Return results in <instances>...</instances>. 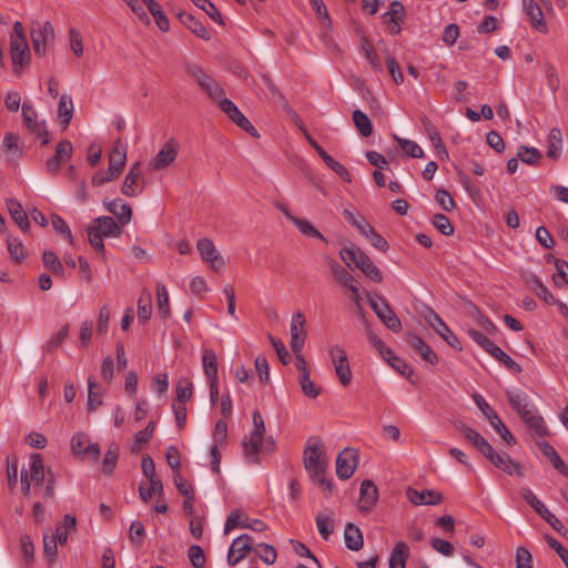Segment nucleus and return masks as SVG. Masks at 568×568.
Segmentation results:
<instances>
[{"mask_svg": "<svg viewBox=\"0 0 568 568\" xmlns=\"http://www.w3.org/2000/svg\"><path fill=\"white\" fill-rule=\"evenodd\" d=\"M304 466L310 473L314 484L328 494L332 491V481L325 477L327 459L324 456L323 443L317 437H311L304 449Z\"/></svg>", "mask_w": 568, "mask_h": 568, "instance_id": "1", "label": "nucleus"}, {"mask_svg": "<svg viewBox=\"0 0 568 568\" xmlns=\"http://www.w3.org/2000/svg\"><path fill=\"white\" fill-rule=\"evenodd\" d=\"M339 256L348 267H352V265H354L372 281L376 283H381L383 281V275L379 268L374 264L371 257L358 246L351 245L349 247H343L339 251Z\"/></svg>", "mask_w": 568, "mask_h": 568, "instance_id": "2", "label": "nucleus"}, {"mask_svg": "<svg viewBox=\"0 0 568 568\" xmlns=\"http://www.w3.org/2000/svg\"><path fill=\"white\" fill-rule=\"evenodd\" d=\"M185 72L197 82L199 87L210 97L211 100L219 104L221 110L223 101H231L225 97L224 89L211 75H209L201 65L187 63L185 65Z\"/></svg>", "mask_w": 568, "mask_h": 568, "instance_id": "3", "label": "nucleus"}, {"mask_svg": "<svg viewBox=\"0 0 568 568\" xmlns=\"http://www.w3.org/2000/svg\"><path fill=\"white\" fill-rule=\"evenodd\" d=\"M254 430L251 433L250 438L243 439V450L246 459L256 464L258 462L257 455L262 447V442L265 433V425L262 414L258 410L253 412Z\"/></svg>", "mask_w": 568, "mask_h": 568, "instance_id": "4", "label": "nucleus"}, {"mask_svg": "<svg viewBox=\"0 0 568 568\" xmlns=\"http://www.w3.org/2000/svg\"><path fill=\"white\" fill-rule=\"evenodd\" d=\"M32 48L37 57H44L47 48L54 41V29L50 21L33 22L30 30Z\"/></svg>", "mask_w": 568, "mask_h": 568, "instance_id": "5", "label": "nucleus"}, {"mask_svg": "<svg viewBox=\"0 0 568 568\" xmlns=\"http://www.w3.org/2000/svg\"><path fill=\"white\" fill-rule=\"evenodd\" d=\"M520 496L527 504L556 531L560 532L564 529L562 523L550 511L547 507L535 496V494L527 487L520 489Z\"/></svg>", "mask_w": 568, "mask_h": 568, "instance_id": "6", "label": "nucleus"}, {"mask_svg": "<svg viewBox=\"0 0 568 568\" xmlns=\"http://www.w3.org/2000/svg\"><path fill=\"white\" fill-rule=\"evenodd\" d=\"M329 356L335 369V374L343 386H348L353 375L346 352L339 345H334L329 349Z\"/></svg>", "mask_w": 568, "mask_h": 568, "instance_id": "7", "label": "nucleus"}, {"mask_svg": "<svg viewBox=\"0 0 568 568\" xmlns=\"http://www.w3.org/2000/svg\"><path fill=\"white\" fill-rule=\"evenodd\" d=\"M358 464L357 450L345 448L336 458V475L339 479L346 480L351 478Z\"/></svg>", "mask_w": 568, "mask_h": 568, "instance_id": "8", "label": "nucleus"}, {"mask_svg": "<svg viewBox=\"0 0 568 568\" xmlns=\"http://www.w3.org/2000/svg\"><path fill=\"white\" fill-rule=\"evenodd\" d=\"M428 325L434 328V331L443 337L449 346L457 351H462V343L458 337L449 329L446 323L440 318V316L429 308L428 314L425 316Z\"/></svg>", "mask_w": 568, "mask_h": 568, "instance_id": "9", "label": "nucleus"}, {"mask_svg": "<svg viewBox=\"0 0 568 568\" xmlns=\"http://www.w3.org/2000/svg\"><path fill=\"white\" fill-rule=\"evenodd\" d=\"M196 247L203 261L210 263L215 272H222L224 270L225 261L210 239L204 237L199 240Z\"/></svg>", "mask_w": 568, "mask_h": 568, "instance_id": "10", "label": "nucleus"}, {"mask_svg": "<svg viewBox=\"0 0 568 568\" xmlns=\"http://www.w3.org/2000/svg\"><path fill=\"white\" fill-rule=\"evenodd\" d=\"M10 59L14 74H20L31 63L28 42H10Z\"/></svg>", "mask_w": 568, "mask_h": 568, "instance_id": "11", "label": "nucleus"}, {"mask_svg": "<svg viewBox=\"0 0 568 568\" xmlns=\"http://www.w3.org/2000/svg\"><path fill=\"white\" fill-rule=\"evenodd\" d=\"M252 546L253 537L247 534H243L235 538L229 550L227 564L230 566L237 565L252 549Z\"/></svg>", "mask_w": 568, "mask_h": 568, "instance_id": "12", "label": "nucleus"}, {"mask_svg": "<svg viewBox=\"0 0 568 568\" xmlns=\"http://www.w3.org/2000/svg\"><path fill=\"white\" fill-rule=\"evenodd\" d=\"M222 111L242 130H244L254 138L260 136L254 125L246 119V116L239 110V108L232 101H223Z\"/></svg>", "mask_w": 568, "mask_h": 568, "instance_id": "13", "label": "nucleus"}, {"mask_svg": "<svg viewBox=\"0 0 568 568\" xmlns=\"http://www.w3.org/2000/svg\"><path fill=\"white\" fill-rule=\"evenodd\" d=\"M22 115H23V121L26 123V125L28 126V129L33 132L34 134H37V136L39 139H42V144H48L49 143V139H48V130H47V126H45V123L42 121V122H38L37 121V112L36 110L27 104V103H23L22 104Z\"/></svg>", "mask_w": 568, "mask_h": 568, "instance_id": "14", "label": "nucleus"}, {"mask_svg": "<svg viewBox=\"0 0 568 568\" xmlns=\"http://www.w3.org/2000/svg\"><path fill=\"white\" fill-rule=\"evenodd\" d=\"M304 326H305L304 315L301 312L295 313L292 316L291 327H290V333H291L290 345H291V348L293 352H302V349L304 347V342H305V336H306Z\"/></svg>", "mask_w": 568, "mask_h": 568, "instance_id": "15", "label": "nucleus"}, {"mask_svg": "<svg viewBox=\"0 0 568 568\" xmlns=\"http://www.w3.org/2000/svg\"><path fill=\"white\" fill-rule=\"evenodd\" d=\"M507 399L513 409L520 416L521 419L530 415L536 410V407L530 402L529 396L526 393L517 390H507Z\"/></svg>", "mask_w": 568, "mask_h": 568, "instance_id": "16", "label": "nucleus"}, {"mask_svg": "<svg viewBox=\"0 0 568 568\" xmlns=\"http://www.w3.org/2000/svg\"><path fill=\"white\" fill-rule=\"evenodd\" d=\"M523 9L534 29L544 34L548 32L544 12L535 0H523Z\"/></svg>", "mask_w": 568, "mask_h": 568, "instance_id": "17", "label": "nucleus"}, {"mask_svg": "<svg viewBox=\"0 0 568 568\" xmlns=\"http://www.w3.org/2000/svg\"><path fill=\"white\" fill-rule=\"evenodd\" d=\"M406 496L408 500L416 505H438L443 501L444 497L443 495L437 490L432 489H423L417 490L413 487H408L406 490Z\"/></svg>", "mask_w": 568, "mask_h": 568, "instance_id": "18", "label": "nucleus"}, {"mask_svg": "<svg viewBox=\"0 0 568 568\" xmlns=\"http://www.w3.org/2000/svg\"><path fill=\"white\" fill-rule=\"evenodd\" d=\"M178 156V146L174 140H169L160 152L151 160L150 166L153 170L168 168Z\"/></svg>", "mask_w": 568, "mask_h": 568, "instance_id": "19", "label": "nucleus"}, {"mask_svg": "<svg viewBox=\"0 0 568 568\" xmlns=\"http://www.w3.org/2000/svg\"><path fill=\"white\" fill-rule=\"evenodd\" d=\"M378 499V489L376 485L369 480L365 479L361 484L359 490V500L358 507L362 511H371Z\"/></svg>", "mask_w": 568, "mask_h": 568, "instance_id": "20", "label": "nucleus"}, {"mask_svg": "<svg viewBox=\"0 0 568 568\" xmlns=\"http://www.w3.org/2000/svg\"><path fill=\"white\" fill-rule=\"evenodd\" d=\"M125 163L126 148L121 140H116L109 156L110 175L119 176L123 171Z\"/></svg>", "mask_w": 568, "mask_h": 568, "instance_id": "21", "label": "nucleus"}, {"mask_svg": "<svg viewBox=\"0 0 568 568\" xmlns=\"http://www.w3.org/2000/svg\"><path fill=\"white\" fill-rule=\"evenodd\" d=\"M406 339L408 345L417 352V354L422 357L423 361L430 365L438 364L437 354L430 348V346L424 339H422L419 336L415 334H407Z\"/></svg>", "mask_w": 568, "mask_h": 568, "instance_id": "22", "label": "nucleus"}, {"mask_svg": "<svg viewBox=\"0 0 568 568\" xmlns=\"http://www.w3.org/2000/svg\"><path fill=\"white\" fill-rule=\"evenodd\" d=\"M456 428L459 430L460 435L481 454L490 452V444L476 429L462 422L456 424Z\"/></svg>", "mask_w": 568, "mask_h": 568, "instance_id": "23", "label": "nucleus"}, {"mask_svg": "<svg viewBox=\"0 0 568 568\" xmlns=\"http://www.w3.org/2000/svg\"><path fill=\"white\" fill-rule=\"evenodd\" d=\"M142 179V171L140 170V163L136 162L132 165L129 173L125 176L122 185V193L126 196H136L141 192L140 180Z\"/></svg>", "mask_w": 568, "mask_h": 568, "instance_id": "24", "label": "nucleus"}, {"mask_svg": "<svg viewBox=\"0 0 568 568\" xmlns=\"http://www.w3.org/2000/svg\"><path fill=\"white\" fill-rule=\"evenodd\" d=\"M88 229H95V231L104 237L120 236L122 226L119 225L111 216H100L93 221V224Z\"/></svg>", "mask_w": 568, "mask_h": 568, "instance_id": "25", "label": "nucleus"}, {"mask_svg": "<svg viewBox=\"0 0 568 568\" xmlns=\"http://www.w3.org/2000/svg\"><path fill=\"white\" fill-rule=\"evenodd\" d=\"M178 18L191 32L203 40H210L211 36L204 24L189 12H180Z\"/></svg>", "mask_w": 568, "mask_h": 568, "instance_id": "26", "label": "nucleus"}, {"mask_svg": "<svg viewBox=\"0 0 568 568\" xmlns=\"http://www.w3.org/2000/svg\"><path fill=\"white\" fill-rule=\"evenodd\" d=\"M285 216L297 227V230L304 236L317 239L324 243H327L326 237L307 220L296 217L291 212H285Z\"/></svg>", "mask_w": 568, "mask_h": 568, "instance_id": "27", "label": "nucleus"}, {"mask_svg": "<svg viewBox=\"0 0 568 568\" xmlns=\"http://www.w3.org/2000/svg\"><path fill=\"white\" fill-rule=\"evenodd\" d=\"M466 312L468 316L473 317L477 324L489 334H496L497 326L479 310V307L473 302L466 303Z\"/></svg>", "mask_w": 568, "mask_h": 568, "instance_id": "28", "label": "nucleus"}, {"mask_svg": "<svg viewBox=\"0 0 568 568\" xmlns=\"http://www.w3.org/2000/svg\"><path fill=\"white\" fill-rule=\"evenodd\" d=\"M538 446L542 455L549 459L554 468L561 475L568 477V466L560 458L556 449L546 440L538 443Z\"/></svg>", "mask_w": 568, "mask_h": 568, "instance_id": "29", "label": "nucleus"}, {"mask_svg": "<svg viewBox=\"0 0 568 568\" xmlns=\"http://www.w3.org/2000/svg\"><path fill=\"white\" fill-rule=\"evenodd\" d=\"M344 540L346 547L353 551L361 550L364 545V538L361 529L352 523H348L345 526Z\"/></svg>", "mask_w": 568, "mask_h": 568, "instance_id": "30", "label": "nucleus"}, {"mask_svg": "<svg viewBox=\"0 0 568 568\" xmlns=\"http://www.w3.org/2000/svg\"><path fill=\"white\" fill-rule=\"evenodd\" d=\"M7 209L11 219L19 225L22 231H28L30 222L20 202L16 199H9L7 201Z\"/></svg>", "mask_w": 568, "mask_h": 568, "instance_id": "31", "label": "nucleus"}, {"mask_svg": "<svg viewBox=\"0 0 568 568\" xmlns=\"http://www.w3.org/2000/svg\"><path fill=\"white\" fill-rule=\"evenodd\" d=\"M106 209L116 216L121 225L128 224L132 217L131 206L121 199L109 202Z\"/></svg>", "mask_w": 568, "mask_h": 568, "instance_id": "32", "label": "nucleus"}, {"mask_svg": "<svg viewBox=\"0 0 568 568\" xmlns=\"http://www.w3.org/2000/svg\"><path fill=\"white\" fill-rule=\"evenodd\" d=\"M409 557V547L404 541L395 544L388 560L389 568H405Z\"/></svg>", "mask_w": 568, "mask_h": 568, "instance_id": "33", "label": "nucleus"}, {"mask_svg": "<svg viewBox=\"0 0 568 568\" xmlns=\"http://www.w3.org/2000/svg\"><path fill=\"white\" fill-rule=\"evenodd\" d=\"M28 473H29V479L34 484V486L38 487L43 484V481L45 479V473H44L42 457L40 454L31 455Z\"/></svg>", "mask_w": 568, "mask_h": 568, "instance_id": "34", "label": "nucleus"}, {"mask_svg": "<svg viewBox=\"0 0 568 568\" xmlns=\"http://www.w3.org/2000/svg\"><path fill=\"white\" fill-rule=\"evenodd\" d=\"M562 149L561 131L558 128H552L548 135V150L547 156L557 160L560 156Z\"/></svg>", "mask_w": 568, "mask_h": 568, "instance_id": "35", "label": "nucleus"}, {"mask_svg": "<svg viewBox=\"0 0 568 568\" xmlns=\"http://www.w3.org/2000/svg\"><path fill=\"white\" fill-rule=\"evenodd\" d=\"M354 125L359 134L364 138L372 135L373 124L366 113L361 110H355L352 114Z\"/></svg>", "mask_w": 568, "mask_h": 568, "instance_id": "36", "label": "nucleus"}, {"mask_svg": "<svg viewBox=\"0 0 568 568\" xmlns=\"http://www.w3.org/2000/svg\"><path fill=\"white\" fill-rule=\"evenodd\" d=\"M152 315V295L149 291L143 290L138 300V318L146 322Z\"/></svg>", "mask_w": 568, "mask_h": 568, "instance_id": "37", "label": "nucleus"}, {"mask_svg": "<svg viewBox=\"0 0 568 568\" xmlns=\"http://www.w3.org/2000/svg\"><path fill=\"white\" fill-rule=\"evenodd\" d=\"M202 363L207 379H217V359L213 349H204Z\"/></svg>", "mask_w": 568, "mask_h": 568, "instance_id": "38", "label": "nucleus"}, {"mask_svg": "<svg viewBox=\"0 0 568 568\" xmlns=\"http://www.w3.org/2000/svg\"><path fill=\"white\" fill-rule=\"evenodd\" d=\"M488 354L496 358L498 362L503 363L509 371L514 373H520V365L515 362L508 354H506L499 346L494 344L493 347L488 351Z\"/></svg>", "mask_w": 568, "mask_h": 568, "instance_id": "39", "label": "nucleus"}, {"mask_svg": "<svg viewBox=\"0 0 568 568\" xmlns=\"http://www.w3.org/2000/svg\"><path fill=\"white\" fill-rule=\"evenodd\" d=\"M3 150L8 156L12 160L18 159L22 155V148L19 144V136L12 132L6 134L3 139Z\"/></svg>", "mask_w": 568, "mask_h": 568, "instance_id": "40", "label": "nucleus"}, {"mask_svg": "<svg viewBox=\"0 0 568 568\" xmlns=\"http://www.w3.org/2000/svg\"><path fill=\"white\" fill-rule=\"evenodd\" d=\"M59 116L61 119L62 125L65 128L71 122L73 115V102L70 95L62 94L60 97L59 105H58Z\"/></svg>", "mask_w": 568, "mask_h": 568, "instance_id": "41", "label": "nucleus"}, {"mask_svg": "<svg viewBox=\"0 0 568 568\" xmlns=\"http://www.w3.org/2000/svg\"><path fill=\"white\" fill-rule=\"evenodd\" d=\"M384 313L379 314L381 322L390 331L398 333L402 331V323L389 304H384Z\"/></svg>", "mask_w": 568, "mask_h": 568, "instance_id": "42", "label": "nucleus"}, {"mask_svg": "<svg viewBox=\"0 0 568 568\" xmlns=\"http://www.w3.org/2000/svg\"><path fill=\"white\" fill-rule=\"evenodd\" d=\"M521 420L538 436H546L548 434L546 423L544 418L537 413V409Z\"/></svg>", "mask_w": 568, "mask_h": 568, "instance_id": "43", "label": "nucleus"}, {"mask_svg": "<svg viewBox=\"0 0 568 568\" xmlns=\"http://www.w3.org/2000/svg\"><path fill=\"white\" fill-rule=\"evenodd\" d=\"M154 429L155 423L153 420H150L143 430H140L138 434H135V440L132 445L131 450L133 453L140 452L141 447L151 440Z\"/></svg>", "mask_w": 568, "mask_h": 568, "instance_id": "44", "label": "nucleus"}, {"mask_svg": "<svg viewBox=\"0 0 568 568\" xmlns=\"http://www.w3.org/2000/svg\"><path fill=\"white\" fill-rule=\"evenodd\" d=\"M156 306L163 318H168L171 314L169 305V294L164 284H156Z\"/></svg>", "mask_w": 568, "mask_h": 568, "instance_id": "45", "label": "nucleus"}, {"mask_svg": "<svg viewBox=\"0 0 568 568\" xmlns=\"http://www.w3.org/2000/svg\"><path fill=\"white\" fill-rule=\"evenodd\" d=\"M404 16L405 9L403 3L394 0L389 3V10L383 14V19L385 22L397 24V22H403Z\"/></svg>", "mask_w": 568, "mask_h": 568, "instance_id": "46", "label": "nucleus"}, {"mask_svg": "<svg viewBox=\"0 0 568 568\" xmlns=\"http://www.w3.org/2000/svg\"><path fill=\"white\" fill-rule=\"evenodd\" d=\"M344 219L355 226L362 235L366 233V230H368L372 225L365 220L364 216L361 214H357L355 211H352L349 209H345L343 211Z\"/></svg>", "mask_w": 568, "mask_h": 568, "instance_id": "47", "label": "nucleus"}, {"mask_svg": "<svg viewBox=\"0 0 568 568\" xmlns=\"http://www.w3.org/2000/svg\"><path fill=\"white\" fill-rule=\"evenodd\" d=\"M146 8L150 11V13L152 14V17L154 18V21H155L156 26L159 27V29L163 32L169 31L170 22H169V19L166 18V16L164 14V12L162 11L161 6L156 1H153Z\"/></svg>", "mask_w": 568, "mask_h": 568, "instance_id": "48", "label": "nucleus"}, {"mask_svg": "<svg viewBox=\"0 0 568 568\" xmlns=\"http://www.w3.org/2000/svg\"><path fill=\"white\" fill-rule=\"evenodd\" d=\"M310 3L312 6L313 10L315 11L317 19L323 24V27L326 30H332L333 23H332L329 13H328L323 0H310Z\"/></svg>", "mask_w": 568, "mask_h": 568, "instance_id": "49", "label": "nucleus"}, {"mask_svg": "<svg viewBox=\"0 0 568 568\" xmlns=\"http://www.w3.org/2000/svg\"><path fill=\"white\" fill-rule=\"evenodd\" d=\"M400 149L410 158L420 159L424 156L423 149L414 141L394 135Z\"/></svg>", "mask_w": 568, "mask_h": 568, "instance_id": "50", "label": "nucleus"}, {"mask_svg": "<svg viewBox=\"0 0 568 568\" xmlns=\"http://www.w3.org/2000/svg\"><path fill=\"white\" fill-rule=\"evenodd\" d=\"M88 410L92 412L102 405V393L99 390L98 384L94 383L91 377L88 379Z\"/></svg>", "mask_w": 568, "mask_h": 568, "instance_id": "51", "label": "nucleus"}, {"mask_svg": "<svg viewBox=\"0 0 568 568\" xmlns=\"http://www.w3.org/2000/svg\"><path fill=\"white\" fill-rule=\"evenodd\" d=\"M43 264L54 275L63 276V265L57 254L52 251H44L42 255Z\"/></svg>", "mask_w": 568, "mask_h": 568, "instance_id": "52", "label": "nucleus"}, {"mask_svg": "<svg viewBox=\"0 0 568 568\" xmlns=\"http://www.w3.org/2000/svg\"><path fill=\"white\" fill-rule=\"evenodd\" d=\"M69 334V324H64L57 334L51 336V338L42 346V349L48 353L54 352L68 337Z\"/></svg>", "mask_w": 568, "mask_h": 568, "instance_id": "53", "label": "nucleus"}, {"mask_svg": "<svg viewBox=\"0 0 568 568\" xmlns=\"http://www.w3.org/2000/svg\"><path fill=\"white\" fill-rule=\"evenodd\" d=\"M192 2L203 10L213 21L217 22L219 24L223 26V17L217 10V8L212 3L210 0H192Z\"/></svg>", "mask_w": 568, "mask_h": 568, "instance_id": "54", "label": "nucleus"}, {"mask_svg": "<svg viewBox=\"0 0 568 568\" xmlns=\"http://www.w3.org/2000/svg\"><path fill=\"white\" fill-rule=\"evenodd\" d=\"M300 385L303 394L308 398H316L321 394V388L312 381L311 373L300 376Z\"/></svg>", "mask_w": 568, "mask_h": 568, "instance_id": "55", "label": "nucleus"}, {"mask_svg": "<svg viewBox=\"0 0 568 568\" xmlns=\"http://www.w3.org/2000/svg\"><path fill=\"white\" fill-rule=\"evenodd\" d=\"M7 246H8L10 256L14 262L20 263L24 258V256H26L24 246L17 237L8 236L7 237Z\"/></svg>", "mask_w": 568, "mask_h": 568, "instance_id": "56", "label": "nucleus"}, {"mask_svg": "<svg viewBox=\"0 0 568 568\" xmlns=\"http://www.w3.org/2000/svg\"><path fill=\"white\" fill-rule=\"evenodd\" d=\"M119 457V446H111L104 455L103 458V473L106 475H111L115 468L116 462Z\"/></svg>", "mask_w": 568, "mask_h": 568, "instance_id": "57", "label": "nucleus"}, {"mask_svg": "<svg viewBox=\"0 0 568 568\" xmlns=\"http://www.w3.org/2000/svg\"><path fill=\"white\" fill-rule=\"evenodd\" d=\"M324 163L333 170L343 181L349 183L352 181V176L348 170L339 162H337L333 156L326 155L324 158Z\"/></svg>", "mask_w": 568, "mask_h": 568, "instance_id": "58", "label": "nucleus"}, {"mask_svg": "<svg viewBox=\"0 0 568 568\" xmlns=\"http://www.w3.org/2000/svg\"><path fill=\"white\" fill-rule=\"evenodd\" d=\"M517 156L527 164L534 165L541 159V153L536 148L521 146Z\"/></svg>", "mask_w": 568, "mask_h": 568, "instance_id": "59", "label": "nucleus"}, {"mask_svg": "<svg viewBox=\"0 0 568 568\" xmlns=\"http://www.w3.org/2000/svg\"><path fill=\"white\" fill-rule=\"evenodd\" d=\"M474 400L477 407L489 422L495 419L496 423H500V417L495 413V410L490 407V405L485 400V398L481 395L475 394Z\"/></svg>", "mask_w": 568, "mask_h": 568, "instance_id": "60", "label": "nucleus"}, {"mask_svg": "<svg viewBox=\"0 0 568 568\" xmlns=\"http://www.w3.org/2000/svg\"><path fill=\"white\" fill-rule=\"evenodd\" d=\"M192 397V383L189 379H180L176 384V399L184 405Z\"/></svg>", "mask_w": 568, "mask_h": 568, "instance_id": "61", "label": "nucleus"}, {"mask_svg": "<svg viewBox=\"0 0 568 568\" xmlns=\"http://www.w3.org/2000/svg\"><path fill=\"white\" fill-rule=\"evenodd\" d=\"M364 236L371 242V244L382 252H386L388 250L387 241L378 234L373 226L366 230Z\"/></svg>", "mask_w": 568, "mask_h": 568, "instance_id": "62", "label": "nucleus"}, {"mask_svg": "<svg viewBox=\"0 0 568 568\" xmlns=\"http://www.w3.org/2000/svg\"><path fill=\"white\" fill-rule=\"evenodd\" d=\"M316 526L323 539L327 540L334 530V521L327 516H317Z\"/></svg>", "mask_w": 568, "mask_h": 568, "instance_id": "63", "label": "nucleus"}, {"mask_svg": "<svg viewBox=\"0 0 568 568\" xmlns=\"http://www.w3.org/2000/svg\"><path fill=\"white\" fill-rule=\"evenodd\" d=\"M433 225L444 235H452L454 233V227L449 219L444 214H435Z\"/></svg>", "mask_w": 568, "mask_h": 568, "instance_id": "64", "label": "nucleus"}]
</instances>
